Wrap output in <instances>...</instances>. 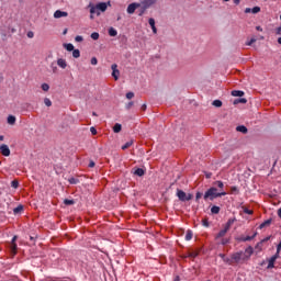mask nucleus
Listing matches in <instances>:
<instances>
[{"instance_id": "1", "label": "nucleus", "mask_w": 281, "mask_h": 281, "mask_svg": "<svg viewBox=\"0 0 281 281\" xmlns=\"http://www.w3.org/2000/svg\"><path fill=\"white\" fill-rule=\"evenodd\" d=\"M225 195H227V192L225 191L218 192L217 188H211L205 192L204 200L207 201V199H210V201H214V199H218V196H225Z\"/></svg>"}, {"instance_id": "2", "label": "nucleus", "mask_w": 281, "mask_h": 281, "mask_svg": "<svg viewBox=\"0 0 281 281\" xmlns=\"http://www.w3.org/2000/svg\"><path fill=\"white\" fill-rule=\"evenodd\" d=\"M245 256L243 255V251L234 252L231 256L229 265H238L240 262H245Z\"/></svg>"}, {"instance_id": "3", "label": "nucleus", "mask_w": 281, "mask_h": 281, "mask_svg": "<svg viewBox=\"0 0 281 281\" xmlns=\"http://www.w3.org/2000/svg\"><path fill=\"white\" fill-rule=\"evenodd\" d=\"M159 0H143L140 1L139 5L142 8L143 11L148 10V8H153V5H155V3H157Z\"/></svg>"}, {"instance_id": "4", "label": "nucleus", "mask_w": 281, "mask_h": 281, "mask_svg": "<svg viewBox=\"0 0 281 281\" xmlns=\"http://www.w3.org/2000/svg\"><path fill=\"white\" fill-rule=\"evenodd\" d=\"M177 196L180 201H192V194L186 193L183 190H178Z\"/></svg>"}, {"instance_id": "5", "label": "nucleus", "mask_w": 281, "mask_h": 281, "mask_svg": "<svg viewBox=\"0 0 281 281\" xmlns=\"http://www.w3.org/2000/svg\"><path fill=\"white\" fill-rule=\"evenodd\" d=\"M137 8H142V4H139L137 2H133V3L128 4L127 14H135V10H137Z\"/></svg>"}, {"instance_id": "6", "label": "nucleus", "mask_w": 281, "mask_h": 281, "mask_svg": "<svg viewBox=\"0 0 281 281\" xmlns=\"http://www.w3.org/2000/svg\"><path fill=\"white\" fill-rule=\"evenodd\" d=\"M243 255H244V260L246 261L249 260L254 255V247L249 246L248 248H246Z\"/></svg>"}, {"instance_id": "7", "label": "nucleus", "mask_w": 281, "mask_h": 281, "mask_svg": "<svg viewBox=\"0 0 281 281\" xmlns=\"http://www.w3.org/2000/svg\"><path fill=\"white\" fill-rule=\"evenodd\" d=\"M112 69V78H114V80H120V70L117 69V64H113L111 66Z\"/></svg>"}, {"instance_id": "8", "label": "nucleus", "mask_w": 281, "mask_h": 281, "mask_svg": "<svg viewBox=\"0 0 281 281\" xmlns=\"http://www.w3.org/2000/svg\"><path fill=\"white\" fill-rule=\"evenodd\" d=\"M88 8H90V19H93V14H97V16H100V10L98 9V7L97 5H94V4H89V7Z\"/></svg>"}, {"instance_id": "9", "label": "nucleus", "mask_w": 281, "mask_h": 281, "mask_svg": "<svg viewBox=\"0 0 281 281\" xmlns=\"http://www.w3.org/2000/svg\"><path fill=\"white\" fill-rule=\"evenodd\" d=\"M67 16H69V13H67L66 11L57 10L54 12V19H63Z\"/></svg>"}, {"instance_id": "10", "label": "nucleus", "mask_w": 281, "mask_h": 281, "mask_svg": "<svg viewBox=\"0 0 281 281\" xmlns=\"http://www.w3.org/2000/svg\"><path fill=\"white\" fill-rule=\"evenodd\" d=\"M0 153L4 157H10V147H8V145H1L0 146Z\"/></svg>"}, {"instance_id": "11", "label": "nucleus", "mask_w": 281, "mask_h": 281, "mask_svg": "<svg viewBox=\"0 0 281 281\" xmlns=\"http://www.w3.org/2000/svg\"><path fill=\"white\" fill-rule=\"evenodd\" d=\"M109 5H111V3H106V2H100L98 4H95V7L101 11V12H106V8H109Z\"/></svg>"}, {"instance_id": "12", "label": "nucleus", "mask_w": 281, "mask_h": 281, "mask_svg": "<svg viewBox=\"0 0 281 281\" xmlns=\"http://www.w3.org/2000/svg\"><path fill=\"white\" fill-rule=\"evenodd\" d=\"M258 14V12H260V7H255V8H246L245 9V14Z\"/></svg>"}, {"instance_id": "13", "label": "nucleus", "mask_w": 281, "mask_h": 281, "mask_svg": "<svg viewBox=\"0 0 281 281\" xmlns=\"http://www.w3.org/2000/svg\"><path fill=\"white\" fill-rule=\"evenodd\" d=\"M257 235L258 233H255L252 236L239 237L238 240H240L241 243H247L249 240H254Z\"/></svg>"}, {"instance_id": "14", "label": "nucleus", "mask_w": 281, "mask_h": 281, "mask_svg": "<svg viewBox=\"0 0 281 281\" xmlns=\"http://www.w3.org/2000/svg\"><path fill=\"white\" fill-rule=\"evenodd\" d=\"M234 223H236V218H229L225 224L224 229H226V232H229Z\"/></svg>"}, {"instance_id": "15", "label": "nucleus", "mask_w": 281, "mask_h": 281, "mask_svg": "<svg viewBox=\"0 0 281 281\" xmlns=\"http://www.w3.org/2000/svg\"><path fill=\"white\" fill-rule=\"evenodd\" d=\"M57 65L60 67V69H67V60L63 58L57 59Z\"/></svg>"}, {"instance_id": "16", "label": "nucleus", "mask_w": 281, "mask_h": 281, "mask_svg": "<svg viewBox=\"0 0 281 281\" xmlns=\"http://www.w3.org/2000/svg\"><path fill=\"white\" fill-rule=\"evenodd\" d=\"M232 95H233L234 98H243V95H245V92L241 91V90H233V91H232Z\"/></svg>"}, {"instance_id": "17", "label": "nucleus", "mask_w": 281, "mask_h": 281, "mask_svg": "<svg viewBox=\"0 0 281 281\" xmlns=\"http://www.w3.org/2000/svg\"><path fill=\"white\" fill-rule=\"evenodd\" d=\"M8 124H10L11 126H14V124H16V116L14 115H9L7 119Z\"/></svg>"}, {"instance_id": "18", "label": "nucleus", "mask_w": 281, "mask_h": 281, "mask_svg": "<svg viewBox=\"0 0 281 281\" xmlns=\"http://www.w3.org/2000/svg\"><path fill=\"white\" fill-rule=\"evenodd\" d=\"M148 23H149V25H150V27H151V30H153V33H154V34H157V26H155V19L150 18V19L148 20Z\"/></svg>"}, {"instance_id": "19", "label": "nucleus", "mask_w": 281, "mask_h": 281, "mask_svg": "<svg viewBox=\"0 0 281 281\" xmlns=\"http://www.w3.org/2000/svg\"><path fill=\"white\" fill-rule=\"evenodd\" d=\"M233 104H247V99H245V98L235 99Z\"/></svg>"}, {"instance_id": "20", "label": "nucleus", "mask_w": 281, "mask_h": 281, "mask_svg": "<svg viewBox=\"0 0 281 281\" xmlns=\"http://www.w3.org/2000/svg\"><path fill=\"white\" fill-rule=\"evenodd\" d=\"M64 49H66L67 52H74L75 49L74 44L71 43L64 44Z\"/></svg>"}, {"instance_id": "21", "label": "nucleus", "mask_w": 281, "mask_h": 281, "mask_svg": "<svg viewBox=\"0 0 281 281\" xmlns=\"http://www.w3.org/2000/svg\"><path fill=\"white\" fill-rule=\"evenodd\" d=\"M227 229H222V231H220V234H217L216 236H215V238H216V240H218V238H223V236H225V234H227Z\"/></svg>"}, {"instance_id": "22", "label": "nucleus", "mask_w": 281, "mask_h": 281, "mask_svg": "<svg viewBox=\"0 0 281 281\" xmlns=\"http://www.w3.org/2000/svg\"><path fill=\"white\" fill-rule=\"evenodd\" d=\"M256 41H258V37L252 36L249 41L246 42V45H247L248 47H251V45H252L254 43H256Z\"/></svg>"}, {"instance_id": "23", "label": "nucleus", "mask_w": 281, "mask_h": 281, "mask_svg": "<svg viewBox=\"0 0 281 281\" xmlns=\"http://www.w3.org/2000/svg\"><path fill=\"white\" fill-rule=\"evenodd\" d=\"M220 258H222L223 262H226V265H229L231 258L226 257L225 254H220Z\"/></svg>"}, {"instance_id": "24", "label": "nucleus", "mask_w": 281, "mask_h": 281, "mask_svg": "<svg viewBox=\"0 0 281 281\" xmlns=\"http://www.w3.org/2000/svg\"><path fill=\"white\" fill-rule=\"evenodd\" d=\"M236 131H238V133H247V127H245V125H239L236 127Z\"/></svg>"}, {"instance_id": "25", "label": "nucleus", "mask_w": 281, "mask_h": 281, "mask_svg": "<svg viewBox=\"0 0 281 281\" xmlns=\"http://www.w3.org/2000/svg\"><path fill=\"white\" fill-rule=\"evenodd\" d=\"M212 104L213 106H216V109H221V106H223V101L214 100Z\"/></svg>"}, {"instance_id": "26", "label": "nucleus", "mask_w": 281, "mask_h": 281, "mask_svg": "<svg viewBox=\"0 0 281 281\" xmlns=\"http://www.w3.org/2000/svg\"><path fill=\"white\" fill-rule=\"evenodd\" d=\"M274 265H276V258L271 257L268 262V269H273Z\"/></svg>"}, {"instance_id": "27", "label": "nucleus", "mask_w": 281, "mask_h": 281, "mask_svg": "<svg viewBox=\"0 0 281 281\" xmlns=\"http://www.w3.org/2000/svg\"><path fill=\"white\" fill-rule=\"evenodd\" d=\"M113 131H114V133H120V132L122 131V124L116 123V124L113 126Z\"/></svg>"}, {"instance_id": "28", "label": "nucleus", "mask_w": 281, "mask_h": 281, "mask_svg": "<svg viewBox=\"0 0 281 281\" xmlns=\"http://www.w3.org/2000/svg\"><path fill=\"white\" fill-rule=\"evenodd\" d=\"M134 175H136L137 177H144V169L138 168L134 171Z\"/></svg>"}, {"instance_id": "29", "label": "nucleus", "mask_w": 281, "mask_h": 281, "mask_svg": "<svg viewBox=\"0 0 281 281\" xmlns=\"http://www.w3.org/2000/svg\"><path fill=\"white\" fill-rule=\"evenodd\" d=\"M109 34H110V36H117V30H115L114 27H110Z\"/></svg>"}, {"instance_id": "30", "label": "nucleus", "mask_w": 281, "mask_h": 281, "mask_svg": "<svg viewBox=\"0 0 281 281\" xmlns=\"http://www.w3.org/2000/svg\"><path fill=\"white\" fill-rule=\"evenodd\" d=\"M72 58H80V49L72 50Z\"/></svg>"}, {"instance_id": "31", "label": "nucleus", "mask_w": 281, "mask_h": 281, "mask_svg": "<svg viewBox=\"0 0 281 281\" xmlns=\"http://www.w3.org/2000/svg\"><path fill=\"white\" fill-rule=\"evenodd\" d=\"M133 144V140H128L127 143H125L123 146H122V150H126V148H131Z\"/></svg>"}, {"instance_id": "32", "label": "nucleus", "mask_w": 281, "mask_h": 281, "mask_svg": "<svg viewBox=\"0 0 281 281\" xmlns=\"http://www.w3.org/2000/svg\"><path fill=\"white\" fill-rule=\"evenodd\" d=\"M192 236H193L192 231H187L186 240H192Z\"/></svg>"}, {"instance_id": "33", "label": "nucleus", "mask_w": 281, "mask_h": 281, "mask_svg": "<svg viewBox=\"0 0 281 281\" xmlns=\"http://www.w3.org/2000/svg\"><path fill=\"white\" fill-rule=\"evenodd\" d=\"M211 212H212V214H218V212H221V207L212 206Z\"/></svg>"}, {"instance_id": "34", "label": "nucleus", "mask_w": 281, "mask_h": 281, "mask_svg": "<svg viewBox=\"0 0 281 281\" xmlns=\"http://www.w3.org/2000/svg\"><path fill=\"white\" fill-rule=\"evenodd\" d=\"M90 36H91L92 41H98V38H100V33L94 32Z\"/></svg>"}, {"instance_id": "35", "label": "nucleus", "mask_w": 281, "mask_h": 281, "mask_svg": "<svg viewBox=\"0 0 281 281\" xmlns=\"http://www.w3.org/2000/svg\"><path fill=\"white\" fill-rule=\"evenodd\" d=\"M44 104H45L46 106H52V100H49V98H45V99H44Z\"/></svg>"}, {"instance_id": "36", "label": "nucleus", "mask_w": 281, "mask_h": 281, "mask_svg": "<svg viewBox=\"0 0 281 281\" xmlns=\"http://www.w3.org/2000/svg\"><path fill=\"white\" fill-rule=\"evenodd\" d=\"M75 41H76V43H82V41H85V38L81 35H77L75 37Z\"/></svg>"}, {"instance_id": "37", "label": "nucleus", "mask_w": 281, "mask_h": 281, "mask_svg": "<svg viewBox=\"0 0 281 281\" xmlns=\"http://www.w3.org/2000/svg\"><path fill=\"white\" fill-rule=\"evenodd\" d=\"M215 186H217V188H220L221 190H223V188L225 187V184L223 183V181H216Z\"/></svg>"}, {"instance_id": "38", "label": "nucleus", "mask_w": 281, "mask_h": 281, "mask_svg": "<svg viewBox=\"0 0 281 281\" xmlns=\"http://www.w3.org/2000/svg\"><path fill=\"white\" fill-rule=\"evenodd\" d=\"M11 251L13 255L16 254V244L15 243L11 244Z\"/></svg>"}, {"instance_id": "39", "label": "nucleus", "mask_w": 281, "mask_h": 281, "mask_svg": "<svg viewBox=\"0 0 281 281\" xmlns=\"http://www.w3.org/2000/svg\"><path fill=\"white\" fill-rule=\"evenodd\" d=\"M126 98H127V100H133V98H135V93H133V92H127V93H126Z\"/></svg>"}, {"instance_id": "40", "label": "nucleus", "mask_w": 281, "mask_h": 281, "mask_svg": "<svg viewBox=\"0 0 281 281\" xmlns=\"http://www.w3.org/2000/svg\"><path fill=\"white\" fill-rule=\"evenodd\" d=\"M266 225H271V220H268V221L263 222L262 224H260V229H262V227H266Z\"/></svg>"}, {"instance_id": "41", "label": "nucleus", "mask_w": 281, "mask_h": 281, "mask_svg": "<svg viewBox=\"0 0 281 281\" xmlns=\"http://www.w3.org/2000/svg\"><path fill=\"white\" fill-rule=\"evenodd\" d=\"M258 251H262V241L258 243L255 247Z\"/></svg>"}, {"instance_id": "42", "label": "nucleus", "mask_w": 281, "mask_h": 281, "mask_svg": "<svg viewBox=\"0 0 281 281\" xmlns=\"http://www.w3.org/2000/svg\"><path fill=\"white\" fill-rule=\"evenodd\" d=\"M231 192L232 194H238V187H232Z\"/></svg>"}, {"instance_id": "43", "label": "nucleus", "mask_w": 281, "mask_h": 281, "mask_svg": "<svg viewBox=\"0 0 281 281\" xmlns=\"http://www.w3.org/2000/svg\"><path fill=\"white\" fill-rule=\"evenodd\" d=\"M41 88L44 90V91H49V86L47 83H42Z\"/></svg>"}, {"instance_id": "44", "label": "nucleus", "mask_w": 281, "mask_h": 281, "mask_svg": "<svg viewBox=\"0 0 281 281\" xmlns=\"http://www.w3.org/2000/svg\"><path fill=\"white\" fill-rule=\"evenodd\" d=\"M23 211V206H18L13 210L14 214H19V212Z\"/></svg>"}, {"instance_id": "45", "label": "nucleus", "mask_w": 281, "mask_h": 281, "mask_svg": "<svg viewBox=\"0 0 281 281\" xmlns=\"http://www.w3.org/2000/svg\"><path fill=\"white\" fill-rule=\"evenodd\" d=\"M65 205H74V200H64Z\"/></svg>"}, {"instance_id": "46", "label": "nucleus", "mask_w": 281, "mask_h": 281, "mask_svg": "<svg viewBox=\"0 0 281 281\" xmlns=\"http://www.w3.org/2000/svg\"><path fill=\"white\" fill-rule=\"evenodd\" d=\"M90 63H91V65H93V66L98 65V58L92 57V58L90 59Z\"/></svg>"}, {"instance_id": "47", "label": "nucleus", "mask_w": 281, "mask_h": 281, "mask_svg": "<svg viewBox=\"0 0 281 281\" xmlns=\"http://www.w3.org/2000/svg\"><path fill=\"white\" fill-rule=\"evenodd\" d=\"M11 186H12L14 189L19 188V181L13 180V181L11 182Z\"/></svg>"}, {"instance_id": "48", "label": "nucleus", "mask_w": 281, "mask_h": 281, "mask_svg": "<svg viewBox=\"0 0 281 281\" xmlns=\"http://www.w3.org/2000/svg\"><path fill=\"white\" fill-rule=\"evenodd\" d=\"M133 104H135L133 101H131V102H128L126 105H125V108L127 109V110H130V109H133Z\"/></svg>"}, {"instance_id": "49", "label": "nucleus", "mask_w": 281, "mask_h": 281, "mask_svg": "<svg viewBox=\"0 0 281 281\" xmlns=\"http://www.w3.org/2000/svg\"><path fill=\"white\" fill-rule=\"evenodd\" d=\"M202 225H203L204 227H210V222H207V220H203V221H202Z\"/></svg>"}, {"instance_id": "50", "label": "nucleus", "mask_w": 281, "mask_h": 281, "mask_svg": "<svg viewBox=\"0 0 281 281\" xmlns=\"http://www.w3.org/2000/svg\"><path fill=\"white\" fill-rule=\"evenodd\" d=\"M90 133H91L92 135H98V130H95V127H91V128H90Z\"/></svg>"}, {"instance_id": "51", "label": "nucleus", "mask_w": 281, "mask_h": 281, "mask_svg": "<svg viewBox=\"0 0 281 281\" xmlns=\"http://www.w3.org/2000/svg\"><path fill=\"white\" fill-rule=\"evenodd\" d=\"M201 196H203V193L196 192V194H195V201H199V199H201Z\"/></svg>"}, {"instance_id": "52", "label": "nucleus", "mask_w": 281, "mask_h": 281, "mask_svg": "<svg viewBox=\"0 0 281 281\" xmlns=\"http://www.w3.org/2000/svg\"><path fill=\"white\" fill-rule=\"evenodd\" d=\"M276 34H277L278 36H281V26L277 27Z\"/></svg>"}, {"instance_id": "53", "label": "nucleus", "mask_w": 281, "mask_h": 281, "mask_svg": "<svg viewBox=\"0 0 281 281\" xmlns=\"http://www.w3.org/2000/svg\"><path fill=\"white\" fill-rule=\"evenodd\" d=\"M88 166H89V168H95V162L93 160H91Z\"/></svg>"}, {"instance_id": "54", "label": "nucleus", "mask_w": 281, "mask_h": 281, "mask_svg": "<svg viewBox=\"0 0 281 281\" xmlns=\"http://www.w3.org/2000/svg\"><path fill=\"white\" fill-rule=\"evenodd\" d=\"M244 212H245V214H254V211H251L249 209H245Z\"/></svg>"}, {"instance_id": "55", "label": "nucleus", "mask_w": 281, "mask_h": 281, "mask_svg": "<svg viewBox=\"0 0 281 281\" xmlns=\"http://www.w3.org/2000/svg\"><path fill=\"white\" fill-rule=\"evenodd\" d=\"M27 36H29V38H34V32H29Z\"/></svg>"}, {"instance_id": "56", "label": "nucleus", "mask_w": 281, "mask_h": 281, "mask_svg": "<svg viewBox=\"0 0 281 281\" xmlns=\"http://www.w3.org/2000/svg\"><path fill=\"white\" fill-rule=\"evenodd\" d=\"M229 243V239H222V245H227Z\"/></svg>"}, {"instance_id": "57", "label": "nucleus", "mask_w": 281, "mask_h": 281, "mask_svg": "<svg viewBox=\"0 0 281 281\" xmlns=\"http://www.w3.org/2000/svg\"><path fill=\"white\" fill-rule=\"evenodd\" d=\"M272 258H274V260H276L277 258H280V252H276V255H273Z\"/></svg>"}, {"instance_id": "58", "label": "nucleus", "mask_w": 281, "mask_h": 281, "mask_svg": "<svg viewBox=\"0 0 281 281\" xmlns=\"http://www.w3.org/2000/svg\"><path fill=\"white\" fill-rule=\"evenodd\" d=\"M280 251H281V246H280V244L277 246V252L278 254H280Z\"/></svg>"}, {"instance_id": "59", "label": "nucleus", "mask_w": 281, "mask_h": 281, "mask_svg": "<svg viewBox=\"0 0 281 281\" xmlns=\"http://www.w3.org/2000/svg\"><path fill=\"white\" fill-rule=\"evenodd\" d=\"M190 257H191V258H196V252H191V254H190Z\"/></svg>"}, {"instance_id": "60", "label": "nucleus", "mask_w": 281, "mask_h": 281, "mask_svg": "<svg viewBox=\"0 0 281 281\" xmlns=\"http://www.w3.org/2000/svg\"><path fill=\"white\" fill-rule=\"evenodd\" d=\"M140 109H142V111H146L147 105H146V104H143Z\"/></svg>"}, {"instance_id": "61", "label": "nucleus", "mask_w": 281, "mask_h": 281, "mask_svg": "<svg viewBox=\"0 0 281 281\" xmlns=\"http://www.w3.org/2000/svg\"><path fill=\"white\" fill-rule=\"evenodd\" d=\"M257 32H262L261 26H256Z\"/></svg>"}, {"instance_id": "62", "label": "nucleus", "mask_w": 281, "mask_h": 281, "mask_svg": "<svg viewBox=\"0 0 281 281\" xmlns=\"http://www.w3.org/2000/svg\"><path fill=\"white\" fill-rule=\"evenodd\" d=\"M278 216L281 218V207L278 210Z\"/></svg>"}, {"instance_id": "63", "label": "nucleus", "mask_w": 281, "mask_h": 281, "mask_svg": "<svg viewBox=\"0 0 281 281\" xmlns=\"http://www.w3.org/2000/svg\"><path fill=\"white\" fill-rule=\"evenodd\" d=\"M235 5H238L240 3V0H234Z\"/></svg>"}, {"instance_id": "64", "label": "nucleus", "mask_w": 281, "mask_h": 281, "mask_svg": "<svg viewBox=\"0 0 281 281\" xmlns=\"http://www.w3.org/2000/svg\"><path fill=\"white\" fill-rule=\"evenodd\" d=\"M69 182L70 183H76V179L72 178V179L69 180Z\"/></svg>"}]
</instances>
